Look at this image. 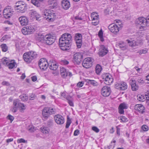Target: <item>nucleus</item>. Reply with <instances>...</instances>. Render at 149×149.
I'll list each match as a JSON object with an SVG mask.
<instances>
[{"label": "nucleus", "mask_w": 149, "mask_h": 149, "mask_svg": "<svg viewBox=\"0 0 149 149\" xmlns=\"http://www.w3.org/2000/svg\"><path fill=\"white\" fill-rule=\"evenodd\" d=\"M72 41L71 35L68 33L63 34L59 39V45L61 50L66 51L70 49Z\"/></svg>", "instance_id": "f257e3e1"}, {"label": "nucleus", "mask_w": 149, "mask_h": 149, "mask_svg": "<svg viewBox=\"0 0 149 149\" xmlns=\"http://www.w3.org/2000/svg\"><path fill=\"white\" fill-rule=\"evenodd\" d=\"M44 19L49 22L54 21L57 18V14L52 10L45 9L42 15Z\"/></svg>", "instance_id": "f03ea898"}, {"label": "nucleus", "mask_w": 149, "mask_h": 149, "mask_svg": "<svg viewBox=\"0 0 149 149\" xmlns=\"http://www.w3.org/2000/svg\"><path fill=\"white\" fill-rule=\"evenodd\" d=\"M122 27V24L120 21L116 22V24L113 23L110 24L108 26L109 31L114 34H116L119 31L120 28Z\"/></svg>", "instance_id": "7ed1b4c3"}, {"label": "nucleus", "mask_w": 149, "mask_h": 149, "mask_svg": "<svg viewBox=\"0 0 149 149\" xmlns=\"http://www.w3.org/2000/svg\"><path fill=\"white\" fill-rule=\"evenodd\" d=\"M35 27L33 25H30L23 28L22 29L23 34L25 35L30 34L33 33L35 31Z\"/></svg>", "instance_id": "20e7f679"}, {"label": "nucleus", "mask_w": 149, "mask_h": 149, "mask_svg": "<svg viewBox=\"0 0 149 149\" xmlns=\"http://www.w3.org/2000/svg\"><path fill=\"white\" fill-rule=\"evenodd\" d=\"M44 40L48 45H51L55 41L56 37L54 35H47L43 38Z\"/></svg>", "instance_id": "39448f33"}, {"label": "nucleus", "mask_w": 149, "mask_h": 149, "mask_svg": "<svg viewBox=\"0 0 149 149\" xmlns=\"http://www.w3.org/2000/svg\"><path fill=\"white\" fill-rule=\"evenodd\" d=\"M102 78L104 83L107 85H110L113 81L112 77L108 73L103 74L102 75Z\"/></svg>", "instance_id": "423d86ee"}, {"label": "nucleus", "mask_w": 149, "mask_h": 149, "mask_svg": "<svg viewBox=\"0 0 149 149\" xmlns=\"http://www.w3.org/2000/svg\"><path fill=\"white\" fill-rule=\"evenodd\" d=\"M93 61V59L91 58H86L83 61L82 65L84 68H89L92 66Z\"/></svg>", "instance_id": "0eeeda50"}, {"label": "nucleus", "mask_w": 149, "mask_h": 149, "mask_svg": "<svg viewBox=\"0 0 149 149\" xmlns=\"http://www.w3.org/2000/svg\"><path fill=\"white\" fill-rule=\"evenodd\" d=\"M146 21V18L143 17H141L136 20V24L141 25L139 28L140 29H143L147 26Z\"/></svg>", "instance_id": "6e6552de"}, {"label": "nucleus", "mask_w": 149, "mask_h": 149, "mask_svg": "<svg viewBox=\"0 0 149 149\" xmlns=\"http://www.w3.org/2000/svg\"><path fill=\"white\" fill-rule=\"evenodd\" d=\"M48 64L49 63L47 62L46 59L44 58L41 59L38 63L40 69L43 70L47 69L49 66Z\"/></svg>", "instance_id": "1a4fd4ad"}, {"label": "nucleus", "mask_w": 149, "mask_h": 149, "mask_svg": "<svg viewBox=\"0 0 149 149\" xmlns=\"http://www.w3.org/2000/svg\"><path fill=\"white\" fill-rule=\"evenodd\" d=\"M111 91L110 88L107 86H103L101 90L102 95L104 97L109 96L110 94Z\"/></svg>", "instance_id": "9d476101"}, {"label": "nucleus", "mask_w": 149, "mask_h": 149, "mask_svg": "<svg viewBox=\"0 0 149 149\" xmlns=\"http://www.w3.org/2000/svg\"><path fill=\"white\" fill-rule=\"evenodd\" d=\"M115 87L117 89L123 91L127 89V85L126 82L122 81L119 83H116Z\"/></svg>", "instance_id": "9b49d317"}, {"label": "nucleus", "mask_w": 149, "mask_h": 149, "mask_svg": "<svg viewBox=\"0 0 149 149\" xmlns=\"http://www.w3.org/2000/svg\"><path fill=\"white\" fill-rule=\"evenodd\" d=\"M54 119L56 123L58 125L63 124L65 122L64 118L60 114L55 115L54 116Z\"/></svg>", "instance_id": "f8f14e48"}, {"label": "nucleus", "mask_w": 149, "mask_h": 149, "mask_svg": "<svg viewBox=\"0 0 149 149\" xmlns=\"http://www.w3.org/2000/svg\"><path fill=\"white\" fill-rule=\"evenodd\" d=\"M13 13L14 11L9 8H5L3 12L4 17L6 18H10Z\"/></svg>", "instance_id": "ddd939ff"}, {"label": "nucleus", "mask_w": 149, "mask_h": 149, "mask_svg": "<svg viewBox=\"0 0 149 149\" xmlns=\"http://www.w3.org/2000/svg\"><path fill=\"white\" fill-rule=\"evenodd\" d=\"M83 55L80 53H77L74 55L73 59L77 64H79L82 61Z\"/></svg>", "instance_id": "4468645a"}, {"label": "nucleus", "mask_w": 149, "mask_h": 149, "mask_svg": "<svg viewBox=\"0 0 149 149\" xmlns=\"http://www.w3.org/2000/svg\"><path fill=\"white\" fill-rule=\"evenodd\" d=\"M19 20L21 25L22 26H25L29 23V20L27 17L25 16H22L19 18Z\"/></svg>", "instance_id": "2eb2a0df"}, {"label": "nucleus", "mask_w": 149, "mask_h": 149, "mask_svg": "<svg viewBox=\"0 0 149 149\" xmlns=\"http://www.w3.org/2000/svg\"><path fill=\"white\" fill-rule=\"evenodd\" d=\"M28 52L24 53L23 55L24 61L28 63H30L33 60V57L31 56V54Z\"/></svg>", "instance_id": "dca6fc26"}, {"label": "nucleus", "mask_w": 149, "mask_h": 149, "mask_svg": "<svg viewBox=\"0 0 149 149\" xmlns=\"http://www.w3.org/2000/svg\"><path fill=\"white\" fill-rule=\"evenodd\" d=\"M128 107V105L125 103L123 102L120 104L118 107L119 113L121 114H123L124 112V109H127Z\"/></svg>", "instance_id": "f3484780"}, {"label": "nucleus", "mask_w": 149, "mask_h": 149, "mask_svg": "<svg viewBox=\"0 0 149 149\" xmlns=\"http://www.w3.org/2000/svg\"><path fill=\"white\" fill-rule=\"evenodd\" d=\"M48 65L49 68L52 70H56L58 66V63L55 62L54 60H52V62L50 61Z\"/></svg>", "instance_id": "a211bd4d"}, {"label": "nucleus", "mask_w": 149, "mask_h": 149, "mask_svg": "<svg viewBox=\"0 0 149 149\" xmlns=\"http://www.w3.org/2000/svg\"><path fill=\"white\" fill-rule=\"evenodd\" d=\"M107 52L108 51L105 46L103 45H102L101 46L100 48L99 49L98 54L99 56H103L105 55Z\"/></svg>", "instance_id": "6ab92c4d"}, {"label": "nucleus", "mask_w": 149, "mask_h": 149, "mask_svg": "<svg viewBox=\"0 0 149 149\" xmlns=\"http://www.w3.org/2000/svg\"><path fill=\"white\" fill-rule=\"evenodd\" d=\"M130 83L132 89L133 91H135L138 90L139 86L136 84V81L135 79H132L130 80Z\"/></svg>", "instance_id": "aec40b11"}, {"label": "nucleus", "mask_w": 149, "mask_h": 149, "mask_svg": "<svg viewBox=\"0 0 149 149\" xmlns=\"http://www.w3.org/2000/svg\"><path fill=\"white\" fill-rule=\"evenodd\" d=\"M61 5L63 8L65 10L68 9L70 7V2L67 0H63L61 2Z\"/></svg>", "instance_id": "412c9836"}, {"label": "nucleus", "mask_w": 149, "mask_h": 149, "mask_svg": "<svg viewBox=\"0 0 149 149\" xmlns=\"http://www.w3.org/2000/svg\"><path fill=\"white\" fill-rule=\"evenodd\" d=\"M134 109L140 113H143L144 111V107L141 104L136 105L135 106Z\"/></svg>", "instance_id": "4be33fe9"}, {"label": "nucleus", "mask_w": 149, "mask_h": 149, "mask_svg": "<svg viewBox=\"0 0 149 149\" xmlns=\"http://www.w3.org/2000/svg\"><path fill=\"white\" fill-rule=\"evenodd\" d=\"M7 66L9 69H11L14 68H16L17 66V64L14 60L9 61Z\"/></svg>", "instance_id": "5701e85b"}, {"label": "nucleus", "mask_w": 149, "mask_h": 149, "mask_svg": "<svg viewBox=\"0 0 149 149\" xmlns=\"http://www.w3.org/2000/svg\"><path fill=\"white\" fill-rule=\"evenodd\" d=\"M61 74L63 78H65L68 76L67 72L66 69L63 67L61 68L60 69Z\"/></svg>", "instance_id": "b1692460"}, {"label": "nucleus", "mask_w": 149, "mask_h": 149, "mask_svg": "<svg viewBox=\"0 0 149 149\" xmlns=\"http://www.w3.org/2000/svg\"><path fill=\"white\" fill-rule=\"evenodd\" d=\"M86 81L89 84H91L94 86H97L98 85V83L95 80L87 79Z\"/></svg>", "instance_id": "393cba45"}, {"label": "nucleus", "mask_w": 149, "mask_h": 149, "mask_svg": "<svg viewBox=\"0 0 149 149\" xmlns=\"http://www.w3.org/2000/svg\"><path fill=\"white\" fill-rule=\"evenodd\" d=\"M102 70L101 66L99 64H97L95 68L96 73L97 74H99Z\"/></svg>", "instance_id": "a878e982"}, {"label": "nucleus", "mask_w": 149, "mask_h": 149, "mask_svg": "<svg viewBox=\"0 0 149 149\" xmlns=\"http://www.w3.org/2000/svg\"><path fill=\"white\" fill-rule=\"evenodd\" d=\"M146 95H139L137 96V99L139 101L143 102H144L146 100Z\"/></svg>", "instance_id": "bb28decb"}, {"label": "nucleus", "mask_w": 149, "mask_h": 149, "mask_svg": "<svg viewBox=\"0 0 149 149\" xmlns=\"http://www.w3.org/2000/svg\"><path fill=\"white\" fill-rule=\"evenodd\" d=\"M46 109H43L42 111V116L43 118L45 119H47L49 116L48 113H47V110Z\"/></svg>", "instance_id": "cd10ccee"}, {"label": "nucleus", "mask_w": 149, "mask_h": 149, "mask_svg": "<svg viewBox=\"0 0 149 149\" xmlns=\"http://www.w3.org/2000/svg\"><path fill=\"white\" fill-rule=\"evenodd\" d=\"M41 132L44 134H48L49 133V129L47 127H42L41 128Z\"/></svg>", "instance_id": "c85d7f7f"}, {"label": "nucleus", "mask_w": 149, "mask_h": 149, "mask_svg": "<svg viewBox=\"0 0 149 149\" xmlns=\"http://www.w3.org/2000/svg\"><path fill=\"white\" fill-rule=\"evenodd\" d=\"M21 103L19 102V100L18 99H16L14 100L13 102V104L14 105V107L17 108H18L20 105V104Z\"/></svg>", "instance_id": "c756f323"}, {"label": "nucleus", "mask_w": 149, "mask_h": 149, "mask_svg": "<svg viewBox=\"0 0 149 149\" xmlns=\"http://www.w3.org/2000/svg\"><path fill=\"white\" fill-rule=\"evenodd\" d=\"M19 98L22 100L24 102L27 100L28 99V96L25 94H23L19 96Z\"/></svg>", "instance_id": "7c9ffc66"}, {"label": "nucleus", "mask_w": 149, "mask_h": 149, "mask_svg": "<svg viewBox=\"0 0 149 149\" xmlns=\"http://www.w3.org/2000/svg\"><path fill=\"white\" fill-rule=\"evenodd\" d=\"M0 47L2 51L3 52H6L8 50V47L5 44H1L0 45Z\"/></svg>", "instance_id": "2f4dec72"}, {"label": "nucleus", "mask_w": 149, "mask_h": 149, "mask_svg": "<svg viewBox=\"0 0 149 149\" xmlns=\"http://www.w3.org/2000/svg\"><path fill=\"white\" fill-rule=\"evenodd\" d=\"M74 37L75 41H79L82 40V35L81 34L77 33L75 34Z\"/></svg>", "instance_id": "473e14b6"}, {"label": "nucleus", "mask_w": 149, "mask_h": 149, "mask_svg": "<svg viewBox=\"0 0 149 149\" xmlns=\"http://www.w3.org/2000/svg\"><path fill=\"white\" fill-rule=\"evenodd\" d=\"M26 105H25L23 103H21L20 104L18 108H19L20 112H23L26 109Z\"/></svg>", "instance_id": "72a5a7b5"}, {"label": "nucleus", "mask_w": 149, "mask_h": 149, "mask_svg": "<svg viewBox=\"0 0 149 149\" xmlns=\"http://www.w3.org/2000/svg\"><path fill=\"white\" fill-rule=\"evenodd\" d=\"M9 61L7 60L6 58H3L1 60V63H2L6 66H7Z\"/></svg>", "instance_id": "f704fd0d"}, {"label": "nucleus", "mask_w": 149, "mask_h": 149, "mask_svg": "<svg viewBox=\"0 0 149 149\" xmlns=\"http://www.w3.org/2000/svg\"><path fill=\"white\" fill-rule=\"evenodd\" d=\"M26 7V5L25 4L17 8V9L21 11H22L21 13H23L24 12Z\"/></svg>", "instance_id": "c9c22d12"}, {"label": "nucleus", "mask_w": 149, "mask_h": 149, "mask_svg": "<svg viewBox=\"0 0 149 149\" xmlns=\"http://www.w3.org/2000/svg\"><path fill=\"white\" fill-rule=\"evenodd\" d=\"M126 41L128 42V43L130 44V46L132 47L136 46V45H135V40H133L131 41L129 40H126Z\"/></svg>", "instance_id": "e433bc0d"}, {"label": "nucleus", "mask_w": 149, "mask_h": 149, "mask_svg": "<svg viewBox=\"0 0 149 149\" xmlns=\"http://www.w3.org/2000/svg\"><path fill=\"white\" fill-rule=\"evenodd\" d=\"M48 3L49 5H52L53 7L57 5L56 0H49Z\"/></svg>", "instance_id": "4c0bfd02"}, {"label": "nucleus", "mask_w": 149, "mask_h": 149, "mask_svg": "<svg viewBox=\"0 0 149 149\" xmlns=\"http://www.w3.org/2000/svg\"><path fill=\"white\" fill-rule=\"evenodd\" d=\"M10 38V36L6 35L4 36L0 39V41L1 42H3L4 41L6 40L9 39Z\"/></svg>", "instance_id": "58836bf2"}, {"label": "nucleus", "mask_w": 149, "mask_h": 149, "mask_svg": "<svg viewBox=\"0 0 149 149\" xmlns=\"http://www.w3.org/2000/svg\"><path fill=\"white\" fill-rule=\"evenodd\" d=\"M91 17L92 19H98L99 15L97 13H93L91 14Z\"/></svg>", "instance_id": "ea45409f"}, {"label": "nucleus", "mask_w": 149, "mask_h": 149, "mask_svg": "<svg viewBox=\"0 0 149 149\" xmlns=\"http://www.w3.org/2000/svg\"><path fill=\"white\" fill-rule=\"evenodd\" d=\"M25 3L24 2L22 1H18L17 2L15 3V8H16V7L18 8L21 5L25 4Z\"/></svg>", "instance_id": "a19ab883"}, {"label": "nucleus", "mask_w": 149, "mask_h": 149, "mask_svg": "<svg viewBox=\"0 0 149 149\" xmlns=\"http://www.w3.org/2000/svg\"><path fill=\"white\" fill-rule=\"evenodd\" d=\"M28 53H29V54H31V56L33 57V59L36 58L37 55L36 53L33 51H30Z\"/></svg>", "instance_id": "79ce46f5"}, {"label": "nucleus", "mask_w": 149, "mask_h": 149, "mask_svg": "<svg viewBox=\"0 0 149 149\" xmlns=\"http://www.w3.org/2000/svg\"><path fill=\"white\" fill-rule=\"evenodd\" d=\"M30 16L31 17H35L37 15L38 13L35 10H31V12L29 13Z\"/></svg>", "instance_id": "37998d69"}, {"label": "nucleus", "mask_w": 149, "mask_h": 149, "mask_svg": "<svg viewBox=\"0 0 149 149\" xmlns=\"http://www.w3.org/2000/svg\"><path fill=\"white\" fill-rule=\"evenodd\" d=\"M31 2L36 6L38 7L39 6V2L38 0H31Z\"/></svg>", "instance_id": "c03bdc74"}, {"label": "nucleus", "mask_w": 149, "mask_h": 149, "mask_svg": "<svg viewBox=\"0 0 149 149\" xmlns=\"http://www.w3.org/2000/svg\"><path fill=\"white\" fill-rule=\"evenodd\" d=\"M135 45H136V46H140L142 44V40L140 38H138L135 41Z\"/></svg>", "instance_id": "a18cd8bd"}, {"label": "nucleus", "mask_w": 149, "mask_h": 149, "mask_svg": "<svg viewBox=\"0 0 149 149\" xmlns=\"http://www.w3.org/2000/svg\"><path fill=\"white\" fill-rule=\"evenodd\" d=\"M77 46L78 48H80L82 45V40H79V41H76Z\"/></svg>", "instance_id": "49530a36"}, {"label": "nucleus", "mask_w": 149, "mask_h": 149, "mask_svg": "<svg viewBox=\"0 0 149 149\" xmlns=\"http://www.w3.org/2000/svg\"><path fill=\"white\" fill-rule=\"evenodd\" d=\"M28 130L30 132H33L35 130L34 127L32 125H30L28 128Z\"/></svg>", "instance_id": "de8ad7c7"}, {"label": "nucleus", "mask_w": 149, "mask_h": 149, "mask_svg": "<svg viewBox=\"0 0 149 149\" xmlns=\"http://www.w3.org/2000/svg\"><path fill=\"white\" fill-rule=\"evenodd\" d=\"M71 123V120L68 117L67 118V120L66 122V125H65V128H68L69 127Z\"/></svg>", "instance_id": "09e8293b"}, {"label": "nucleus", "mask_w": 149, "mask_h": 149, "mask_svg": "<svg viewBox=\"0 0 149 149\" xmlns=\"http://www.w3.org/2000/svg\"><path fill=\"white\" fill-rule=\"evenodd\" d=\"M61 63L62 64L64 65H67L69 63V62L65 59L61 60Z\"/></svg>", "instance_id": "8fccbe9b"}, {"label": "nucleus", "mask_w": 149, "mask_h": 149, "mask_svg": "<svg viewBox=\"0 0 149 149\" xmlns=\"http://www.w3.org/2000/svg\"><path fill=\"white\" fill-rule=\"evenodd\" d=\"M98 36H99L100 37L101 40L102 41H103L104 40L103 38V32L102 30H100L99 31L98 33Z\"/></svg>", "instance_id": "3c124183"}, {"label": "nucleus", "mask_w": 149, "mask_h": 149, "mask_svg": "<svg viewBox=\"0 0 149 149\" xmlns=\"http://www.w3.org/2000/svg\"><path fill=\"white\" fill-rule=\"evenodd\" d=\"M92 24L94 26H96L99 23V20L98 19H92Z\"/></svg>", "instance_id": "603ef678"}, {"label": "nucleus", "mask_w": 149, "mask_h": 149, "mask_svg": "<svg viewBox=\"0 0 149 149\" xmlns=\"http://www.w3.org/2000/svg\"><path fill=\"white\" fill-rule=\"evenodd\" d=\"M48 109H49V113H50V114H54L55 113V109H54L50 107H48Z\"/></svg>", "instance_id": "864d4df0"}, {"label": "nucleus", "mask_w": 149, "mask_h": 149, "mask_svg": "<svg viewBox=\"0 0 149 149\" xmlns=\"http://www.w3.org/2000/svg\"><path fill=\"white\" fill-rule=\"evenodd\" d=\"M120 120L123 122H125L128 121L127 118L124 116H122L121 117H120Z\"/></svg>", "instance_id": "5fc2aeb1"}, {"label": "nucleus", "mask_w": 149, "mask_h": 149, "mask_svg": "<svg viewBox=\"0 0 149 149\" xmlns=\"http://www.w3.org/2000/svg\"><path fill=\"white\" fill-rule=\"evenodd\" d=\"M141 128L144 131H147L148 130V126L146 125H143L142 126Z\"/></svg>", "instance_id": "6e6d98bb"}, {"label": "nucleus", "mask_w": 149, "mask_h": 149, "mask_svg": "<svg viewBox=\"0 0 149 149\" xmlns=\"http://www.w3.org/2000/svg\"><path fill=\"white\" fill-rule=\"evenodd\" d=\"M7 118L9 120H10V123H12V121L14 120V117L10 115H9L7 117Z\"/></svg>", "instance_id": "4d7b16f0"}, {"label": "nucleus", "mask_w": 149, "mask_h": 149, "mask_svg": "<svg viewBox=\"0 0 149 149\" xmlns=\"http://www.w3.org/2000/svg\"><path fill=\"white\" fill-rule=\"evenodd\" d=\"M92 130L96 133L100 131L99 129L97 127L95 126L92 127Z\"/></svg>", "instance_id": "13d9d810"}, {"label": "nucleus", "mask_w": 149, "mask_h": 149, "mask_svg": "<svg viewBox=\"0 0 149 149\" xmlns=\"http://www.w3.org/2000/svg\"><path fill=\"white\" fill-rule=\"evenodd\" d=\"M137 82L141 84H144V81L142 78H139L137 80Z\"/></svg>", "instance_id": "bf43d9fd"}, {"label": "nucleus", "mask_w": 149, "mask_h": 149, "mask_svg": "<svg viewBox=\"0 0 149 149\" xmlns=\"http://www.w3.org/2000/svg\"><path fill=\"white\" fill-rule=\"evenodd\" d=\"M119 46L120 48H125V44L124 42H122L120 43Z\"/></svg>", "instance_id": "052dcab7"}, {"label": "nucleus", "mask_w": 149, "mask_h": 149, "mask_svg": "<svg viewBox=\"0 0 149 149\" xmlns=\"http://www.w3.org/2000/svg\"><path fill=\"white\" fill-rule=\"evenodd\" d=\"M84 84V81L79 82L77 84V86L79 87H82Z\"/></svg>", "instance_id": "680f3d73"}, {"label": "nucleus", "mask_w": 149, "mask_h": 149, "mask_svg": "<svg viewBox=\"0 0 149 149\" xmlns=\"http://www.w3.org/2000/svg\"><path fill=\"white\" fill-rule=\"evenodd\" d=\"M17 142L18 143H25L26 142V141L23 139H21L17 140Z\"/></svg>", "instance_id": "e2e57ef3"}, {"label": "nucleus", "mask_w": 149, "mask_h": 149, "mask_svg": "<svg viewBox=\"0 0 149 149\" xmlns=\"http://www.w3.org/2000/svg\"><path fill=\"white\" fill-rule=\"evenodd\" d=\"M79 134V130H76L74 132V135L75 136L78 135Z\"/></svg>", "instance_id": "0e129e2a"}, {"label": "nucleus", "mask_w": 149, "mask_h": 149, "mask_svg": "<svg viewBox=\"0 0 149 149\" xmlns=\"http://www.w3.org/2000/svg\"><path fill=\"white\" fill-rule=\"evenodd\" d=\"M2 84L3 85H6L7 86H9L10 84L8 82L4 81H3L2 83Z\"/></svg>", "instance_id": "69168bd1"}, {"label": "nucleus", "mask_w": 149, "mask_h": 149, "mask_svg": "<svg viewBox=\"0 0 149 149\" xmlns=\"http://www.w3.org/2000/svg\"><path fill=\"white\" fill-rule=\"evenodd\" d=\"M35 18L36 19V20L38 21H40V18L41 17L40 15L38 13L37 15L35 17Z\"/></svg>", "instance_id": "338daca9"}, {"label": "nucleus", "mask_w": 149, "mask_h": 149, "mask_svg": "<svg viewBox=\"0 0 149 149\" xmlns=\"http://www.w3.org/2000/svg\"><path fill=\"white\" fill-rule=\"evenodd\" d=\"M17 109L18 108L14 107L13 108L11 109V110L12 112L15 113L17 111Z\"/></svg>", "instance_id": "774afa93"}]
</instances>
